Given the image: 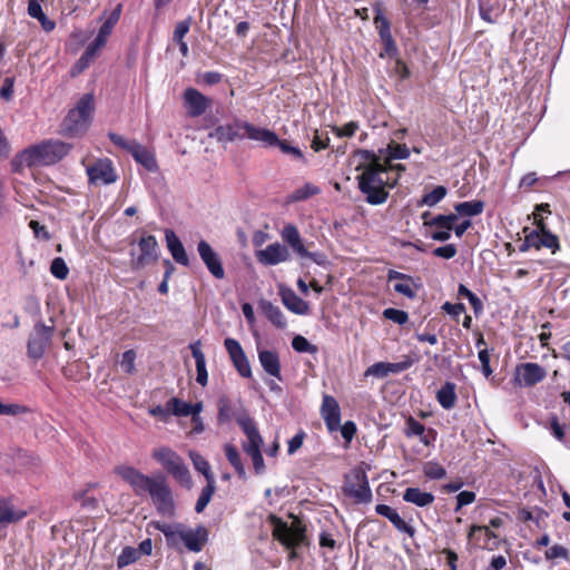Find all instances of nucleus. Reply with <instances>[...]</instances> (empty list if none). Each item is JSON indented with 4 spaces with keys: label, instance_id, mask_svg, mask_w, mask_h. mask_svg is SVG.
Segmentation results:
<instances>
[{
    "label": "nucleus",
    "instance_id": "nucleus-1",
    "mask_svg": "<svg viewBox=\"0 0 570 570\" xmlns=\"http://www.w3.org/2000/svg\"><path fill=\"white\" fill-rule=\"evenodd\" d=\"M157 529L165 535L168 546L179 549L184 544L189 551L199 552L208 540V531L204 525L195 529L181 523L158 524Z\"/></svg>",
    "mask_w": 570,
    "mask_h": 570
},
{
    "label": "nucleus",
    "instance_id": "nucleus-2",
    "mask_svg": "<svg viewBox=\"0 0 570 570\" xmlns=\"http://www.w3.org/2000/svg\"><path fill=\"white\" fill-rule=\"evenodd\" d=\"M262 128L253 124L235 118L232 122L219 125L209 131L208 137L215 139L217 142L227 144L236 139H244L245 137L258 141L259 138H267L265 132H261Z\"/></svg>",
    "mask_w": 570,
    "mask_h": 570
},
{
    "label": "nucleus",
    "instance_id": "nucleus-3",
    "mask_svg": "<svg viewBox=\"0 0 570 570\" xmlns=\"http://www.w3.org/2000/svg\"><path fill=\"white\" fill-rule=\"evenodd\" d=\"M92 109L94 96L91 94L83 95L76 107L69 110L63 119L61 125L62 135L75 137L85 132L88 128Z\"/></svg>",
    "mask_w": 570,
    "mask_h": 570
},
{
    "label": "nucleus",
    "instance_id": "nucleus-4",
    "mask_svg": "<svg viewBox=\"0 0 570 570\" xmlns=\"http://www.w3.org/2000/svg\"><path fill=\"white\" fill-rule=\"evenodd\" d=\"M385 171L380 163L366 168L358 178V186L370 204H382L387 197V193L382 187L383 179L381 173Z\"/></svg>",
    "mask_w": 570,
    "mask_h": 570
},
{
    "label": "nucleus",
    "instance_id": "nucleus-5",
    "mask_svg": "<svg viewBox=\"0 0 570 570\" xmlns=\"http://www.w3.org/2000/svg\"><path fill=\"white\" fill-rule=\"evenodd\" d=\"M72 148L71 144L58 139H47L31 146L37 166L55 165L62 160Z\"/></svg>",
    "mask_w": 570,
    "mask_h": 570
},
{
    "label": "nucleus",
    "instance_id": "nucleus-6",
    "mask_svg": "<svg viewBox=\"0 0 570 570\" xmlns=\"http://www.w3.org/2000/svg\"><path fill=\"white\" fill-rule=\"evenodd\" d=\"M343 492L352 498L355 503H368L372 501V490L363 469H354L345 476Z\"/></svg>",
    "mask_w": 570,
    "mask_h": 570
},
{
    "label": "nucleus",
    "instance_id": "nucleus-7",
    "mask_svg": "<svg viewBox=\"0 0 570 570\" xmlns=\"http://www.w3.org/2000/svg\"><path fill=\"white\" fill-rule=\"evenodd\" d=\"M373 10L375 12L373 22L383 43V51L380 53V57L383 58L386 56L389 58H396L399 49L391 32V22L383 13V2L380 0L375 1L373 3Z\"/></svg>",
    "mask_w": 570,
    "mask_h": 570
},
{
    "label": "nucleus",
    "instance_id": "nucleus-8",
    "mask_svg": "<svg viewBox=\"0 0 570 570\" xmlns=\"http://www.w3.org/2000/svg\"><path fill=\"white\" fill-rule=\"evenodd\" d=\"M274 523L273 535L283 543L286 548L292 549L289 553L291 559L296 558L295 548L301 546L305 540L304 529L297 524L288 525L276 517H272Z\"/></svg>",
    "mask_w": 570,
    "mask_h": 570
},
{
    "label": "nucleus",
    "instance_id": "nucleus-9",
    "mask_svg": "<svg viewBox=\"0 0 570 570\" xmlns=\"http://www.w3.org/2000/svg\"><path fill=\"white\" fill-rule=\"evenodd\" d=\"M158 258V244L154 236H142L137 246L130 250V266L132 269H141Z\"/></svg>",
    "mask_w": 570,
    "mask_h": 570
},
{
    "label": "nucleus",
    "instance_id": "nucleus-10",
    "mask_svg": "<svg viewBox=\"0 0 570 570\" xmlns=\"http://www.w3.org/2000/svg\"><path fill=\"white\" fill-rule=\"evenodd\" d=\"M52 335L53 326H47L41 322L37 323L28 337V356L35 361L42 358L51 345Z\"/></svg>",
    "mask_w": 570,
    "mask_h": 570
},
{
    "label": "nucleus",
    "instance_id": "nucleus-11",
    "mask_svg": "<svg viewBox=\"0 0 570 570\" xmlns=\"http://www.w3.org/2000/svg\"><path fill=\"white\" fill-rule=\"evenodd\" d=\"M523 234L524 243L521 246V250H525L530 247H534L535 249L546 247L551 249L552 253H556L559 248V240L557 236L546 229L542 219L537 223L534 228L524 227Z\"/></svg>",
    "mask_w": 570,
    "mask_h": 570
},
{
    "label": "nucleus",
    "instance_id": "nucleus-12",
    "mask_svg": "<svg viewBox=\"0 0 570 570\" xmlns=\"http://www.w3.org/2000/svg\"><path fill=\"white\" fill-rule=\"evenodd\" d=\"M422 217L424 218L422 234L434 240L444 242L450 238L459 216H432L431 219H426L429 216Z\"/></svg>",
    "mask_w": 570,
    "mask_h": 570
},
{
    "label": "nucleus",
    "instance_id": "nucleus-13",
    "mask_svg": "<svg viewBox=\"0 0 570 570\" xmlns=\"http://www.w3.org/2000/svg\"><path fill=\"white\" fill-rule=\"evenodd\" d=\"M157 510L163 514H171L174 511V503L171 491L161 476H157L150 489L147 492Z\"/></svg>",
    "mask_w": 570,
    "mask_h": 570
},
{
    "label": "nucleus",
    "instance_id": "nucleus-14",
    "mask_svg": "<svg viewBox=\"0 0 570 570\" xmlns=\"http://www.w3.org/2000/svg\"><path fill=\"white\" fill-rule=\"evenodd\" d=\"M116 473L132 488L137 495L146 494L156 480V478L145 475L135 468L127 465L116 468Z\"/></svg>",
    "mask_w": 570,
    "mask_h": 570
},
{
    "label": "nucleus",
    "instance_id": "nucleus-15",
    "mask_svg": "<svg viewBox=\"0 0 570 570\" xmlns=\"http://www.w3.org/2000/svg\"><path fill=\"white\" fill-rule=\"evenodd\" d=\"M235 420L245 433L247 441L243 444L246 453L261 451L263 439L253 419L245 412L235 415Z\"/></svg>",
    "mask_w": 570,
    "mask_h": 570
},
{
    "label": "nucleus",
    "instance_id": "nucleus-16",
    "mask_svg": "<svg viewBox=\"0 0 570 570\" xmlns=\"http://www.w3.org/2000/svg\"><path fill=\"white\" fill-rule=\"evenodd\" d=\"M547 376V371L543 366L538 363H522L515 367L514 381L520 386L530 387L533 386Z\"/></svg>",
    "mask_w": 570,
    "mask_h": 570
},
{
    "label": "nucleus",
    "instance_id": "nucleus-17",
    "mask_svg": "<svg viewBox=\"0 0 570 570\" xmlns=\"http://www.w3.org/2000/svg\"><path fill=\"white\" fill-rule=\"evenodd\" d=\"M87 175L89 177V181L92 184L107 185L116 181L117 179L112 161L108 158L97 159L94 164L88 166Z\"/></svg>",
    "mask_w": 570,
    "mask_h": 570
},
{
    "label": "nucleus",
    "instance_id": "nucleus-18",
    "mask_svg": "<svg viewBox=\"0 0 570 570\" xmlns=\"http://www.w3.org/2000/svg\"><path fill=\"white\" fill-rule=\"evenodd\" d=\"M197 252L207 267L208 272L217 279L225 277V271L222 264L219 255L213 249V247L204 239L198 242Z\"/></svg>",
    "mask_w": 570,
    "mask_h": 570
},
{
    "label": "nucleus",
    "instance_id": "nucleus-19",
    "mask_svg": "<svg viewBox=\"0 0 570 570\" xmlns=\"http://www.w3.org/2000/svg\"><path fill=\"white\" fill-rule=\"evenodd\" d=\"M184 107L189 117L196 118L204 115L212 105V100L195 88L184 91Z\"/></svg>",
    "mask_w": 570,
    "mask_h": 570
},
{
    "label": "nucleus",
    "instance_id": "nucleus-20",
    "mask_svg": "<svg viewBox=\"0 0 570 570\" xmlns=\"http://www.w3.org/2000/svg\"><path fill=\"white\" fill-rule=\"evenodd\" d=\"M224 345L239 375L250 377V364L239 342L228 337L225 340Z\"/></svg>",
    "mask_w": 570,
    "mask_h": 570
},
{
    "label": "nucleus",
    "instance_id": "nucleus-21",
    "mask_svg": "<svg viewBox=\"0 0 570 570\" xmlns=\"http://www.w3.org/2000/svg\"><path fill=\"white\" fill-rule=\"evenodd\" d=\"M256 258L263 265H277L289 259V252L284 245L273 243L256 252Z\"/></svg>",
    "mask_w": 570,
    "mask_h": 570
},
{
    "label": "nucleus",
    "instance_id": "nucleus-22",
    "mask_svg": "<svg viewBox=\"0 0 570 570\" xmlns=\"http://www.w3.org/2000/svg\"><path fill=\"white\" fill-rule=\"evenodd\" d=\"M321 414L330 431H336L340 428L341 410L337 401L333 396H323Z\"/></svg>",
    "mask_w": 570,
    "mask_h": 570
},
{
    "label": "nucleus",
    "instance_id": "nucleus-23",
    "mask_svg": "<svg viewBox=\"0 0 570 570\" xmlns=\"http://www.w3.org/2000/svg\"><path fill=\"white\" fill-rule=\"evenodd\" d=\"M261 132H265L268 136L265 139L264 138L258 139V141L264 144V146L278 147L282 150V153H284L286 155H291L293 158L305 163L304 155L298 147L292 146L287 140H281L274 131H272L267 128H262Z\"/></svg>",
    "mask_w": 570,
    "mask_h": 570
},
{
    "label": "nucleus",
    "instance_id": "nucleus-24",
    "mask_svg": "<svg viewBox=\"0 0 570 570\" xmlns=\"http://www.w3.org/2000/svg\"><path fill=\"white\" fill-rule=\"evenodd\" d=\"M283 240L286 242L295 253H297L302 257H308L316 262L317 264H321V261L317 259L316 255L313 253H309L299 236V233L297 228L293 225L285 226L282 232Z\"/></svg>",
    "mask_w": 570,
    "mask_h": 570
},
{
    "label": "nucleus",
    "instance_id": "nucleus-25",
    "mask_svg": "<svg viewBox=\"0 0 570 570\" xmlns=\"http://www.w3.org/2000/svg\"><path fill=\"white\" fill-rule=\"evenodd\" d=\"M279 295L287 309L297 315H306L309 312L308 303L301 298L292 288L281 286Z\"/></svg>",
    "mask_w": 570,
    "mask_h": 570
},
{
    "label": "nucleus",
    "instance_id": "nucleus-26",
    "mask_svg": "<svg viewBox=\"0 0 570 570\" xmlns=\"http://www.w3.org/2000/svg\"><path fill=\"white\" fill-rule=\"evenodd\" d=\"M258 361L263 370L271 376L282 380L281 361L275 351L257 348Z\"/></svg>",
    "mask_w": 570,
    "mask_h": 570
},
{
    "label": "nucleus",
    "instance_id": "nucleus-27",
    "mask_svg": "<svg viewBox=\"0 0 570 570\" xmlns=\"http://www.w3.org/2000/svg\"><path fill=\"white\" fill-rule=\"evenodd\" d=\"M375 511L386 518L400 532L407 533L411 537L414 534V529L400 517L395 509L386 504H377Z\"/></svg>",
    "mask_w": 570,
    "mask_h": 570
},
{
    "label": "nucleus",
    "instance_id": "nucleus-28",
    "mask_svg": "<svg viewBox=\"0 0 570 570\" xmlns=\"http://www.w3.org/2000/svg\"><path fill=\"white\" fill-rule=\"evenodd\" d=\"M469 539H475L478 546L483 549H494L497 547V535L487 525H472L469 532Z\"/></svg>",
    "mask_w": 570,
    "mask_h": 570
},
{
    "label": "nucleus",
    "instance_id": "nucleus-29",
    "mask_svg": "<svg viewBox=\"0 0 570 570\" xmlns=\"http://www.w3.org/2000/svg\"><path fill=\"white\" fill-rule=\"evenodd\" d=\"M165 236H166L167 248H168L169 253L171 254L173 258L178 264L187 266L189 264V258L187 256V253H186L185 247L181 244L180 239L170 229L166 230Z\"/></svg>",
    "mask_w": 570,
    "mask_h": 570
},
{
    "label": "nucleus",
    "instance_id": "nucleus-30",
    "mask_svg": "<svg viewBox=\"0 0 570 570\" xmlns=\"http://www.w3.org/2000/svg\"><path fill=\"white\" fill-rule=\"evenodd\" d=\"M189 348L191 351V355L195 358L196 363V382L200 384L202 386H205L208 382V373L206 370V358L205 354L202 351V343L200 341H196L189 345Z\"/></svg>",
    "mask_w": 570,
    "mask_h": 570
},
{
    "label": "nucleus",
    "instance_id": "nucleus-31",
    "mask_svg": "<svg viewBox=\"0 0 570 570\" xmlns=\"http://www.w3.org/2000/svg\"><path fill=\"white\" fill-rule=\"evenodd\" d=\"M434 495L430 492L422 491L420 488H407L403 492L405 502L415 504L416 507H429L434 502Z\"/></svg>",
    "mask_w": 570,
    "mask_h": 570
},
{
    "label": "nucleus",
    "instance_id": "nucleus-32",
    "mask_svg": "<svg viewBox=\"0 0 570 570\" xmlns=\"http://www.w3.org/2000/svg\"><path fill=\"white\" fill-rule=\"evenodd\" d=\"M130 154L132 155L134 159L138 164L142 165L148 171H156L158 169L155 155L139 142L134 146Z\"/></svg>",
    "mask_w": 570,
    "mask_h": 570
},
{
    "label": "nucleus",
    "instance_id": "nucleus-33",
    "mask_svg": "<svg viewBox=\"0 0 570 570\" xmlns=\"http://www.w3.org/2000/svg\"><path fill=\"white\" fill-rule=\"evenodd\" d=\"M26 517V512L16 509L8 500H0V529L9 523L17 522Z\"/></svg>",
    "mask_w": 570,
    "mask_h": 570
},
{
    "label": "nucleus",
    "instance_id": "nucleus-34",
    "mask_svg": "<svg viewBox=\"0 0 570 570\" xmlns=\"http://www.w3.org/2000/svg\"><path fill=\"white\" fill-rule=\"evenodd\" d=\"M10 166L13 173H21L24 166L37 167L31 146L17 154L12 158Z\"/></svg>",
    "mask_w": 570,
    "mask_h": 570
},
{
    "label": "nucleus",
    "instance_id": "nucleus-35",
    "mask_svg": "<svg viewBox=\"0 0 570 570\" xmlns=\"http://www.w3.org/2000/svg\"><path fill=\"white\" fill-rule=\"evenodd\" d=\"M111 31H112V28H110V23L104 22L99 28L97 37L86 48V57L87 56H96L97 51L99 49H101L107 43L108 37L110 36Z\"/></svg>",
    "mask_w": 570,
    "mask_h": 570
},
{
    "label": "nucleus",
    "instance_id": "nucleus-36",
    "mask_svg": "<svg viewBox=\"0 0 570 570\" xmlns=\"http://www.w3.org/2000/svg\"><path fill=\"white\" fill-rule=\"evenodd\" d=\"M151 455L167 472L180 460V456L175 451L166 446L154 450Z\"/></svg>",
    "mask_w": 570,
    "mask_h": 570
},
{
    "label": "nucleus",
    "instance_id": "nucleus-37",
    "mask_svg": "<svg viewBox=\"0 0 570 570\" xmlns=\"http://www.w3.org/2000/svg\"><path fill=\"white\" fill-rule=\"evenodd\" d=\"M436 399L440 405L450 410L455 405L456 394H455V384L451 382H446L436 393Z\"/></svg>",
    "mask_w": 570,
    "mask_h": 570
},
{
    "label": "nucleus",
    "instance_id": "nucleus-38",
    "mask_svg": "<svg viewBox=\"0 0 570 570\" xmlns=\"http://www.w3.org/2000/svg\"><path fill=\"white\" fill-rule=\"evenodd\" d=\"M189 458L193 462L195 470L200 472L208 483H215L214 475L210 470L208 461L195 451L189 452Z\"/></svg>",
    "mask_w": 570,
    "mask_h": 570
},
{
    "label": "nucleus",
    "instance_id": "nucleus-39",
    "mask_svg": "<svg viewBox=\"0 0 570 570\" xmlns=\"http://www.w3.org/2000/svg\"><path fill=\"white\" fill-rule=\"evenodd\" d=\"M446 188L442 185L434 187L431 191L424 194L419 200V205L433 207L446 196Z\"/></svg>",
    "mask_w": 570,
    "mask_h": 570
},
{
    "label": "nucleus",
    "instance_id": "nucleus-40",
    "mask_svg": "<svg viewBox=\"0 0 570 570\" xmlns=\"http://www.w3.org/2000/svg\"><path fill=\"white\" fill-rule=\"evenodd\" d=\"M320 193L318 187L306 183L303 187L295 189L292 194L287 196V203L301 202L309 198L313 195Z\"/></svg>",
    "mask_w": 570,
    "mask_h": 570
},
{
    "label": "nucleus",
    "instance_id": "nucleus-41",
    "mask_svg": "<svg viewBox=\"0 0 570 570\" xmlns=\"http://www.w3.org/2000/svg\"><path fill=\"white\" fill-rule=\"evenodd\" d=\"M224 450H225V454H226V458L227 460L229 461V463L233 465V468L235 469L236 473L240 476V478H245V468L242 463V460H240V455L237 451V449L232 445V444H226L224 446Z\"/></svg>",
    "mask_w": 570,
    "mask_h": 570
},
{
    "label": "nucleus",
    "instance_id": "nucleus-42",
    "mask_svg": "<svg viewBox=\"0 0 570 570\" xmlns=\"http://www.w3.org/2000/svg\"><path fill=\"white\" fill-rule=\"evenodd\" d=\"M168 473H170L178 482L184 485L189 487L191 483L189 470L181 458L176 464L173 465Z\"/></svg>",
    "mask_w": 570,
    "mask_h": 570
},
{
    "label": "nucleus",
    "instance_id": "nucleus-43",
    "mask_svg": "<svg viewBox=\"0 0 570 570\" xmlns=\"http://www.w3.org/2000/svg\"><path fill=\"white\" fill-rule=\"evenodd\" d=\"M456 214H481L484 209V202L473 199L469 202H461L454 205Z\"/></svg>",
    "mask_w": 570,
    "mask_h": 570
},
{
    "label": "nucleus",
    "instance_id": "nucleus-44",
    "mask_svg": "<svg viewBox=\"0 0 570 570\" xmlns=\"http://www.w3.org/2000/svg\"><path fill=\"white\" fill-rule=\"evenodd\" d=\"M267 318L278 328H285L287 325L286 317L278 306L268 303L265 308Z\"/></svg>",
    "mask_w": 570,
    "mask_h": 570
},
{
    "label": "nucleus",
    "instance_id": "nucleus-45",
    "mask_svg": "<svg viewBox=\"0 0 570 570\" xmlns=\"http://www.w3.org/2000/svg\"><path fill=\"white\" fill-rule=\"evenodd\" d=\"M140 558L139 551L132 547H126L122 549L120 554L117 558V567L125 568L134 562H136Z\"/></svg>",
    "mask_w": 570,
    "mask_h": 570
},
{
    "label": "nucleus",
    "instance_id": "nucleus-46",
    "mask_svg": "<svg viewBox=\"0 0 570 570\" xmlns=\"http://www.w3.org/2000/svg\"><path fill=\"white\" fill-rule=\"evenodd\" d=\"M215 492V483H208L205 488H203L202 493L196 502L195 511L200 513L205 510L207 504L209 503L213 494Z\"/></svg>",
    "mask_w": 570,
    "mask_h": 570
},
{
    "label": "nucleus",
    "instance_id": "nucleus-47",
    "mask_svg": "<svg viewBox=\"0 0 570 570\" xmlns=\"http://www.w3.org/2000/svg\"><path fill=\"white\" fill-rule=\"evenodd\" d=\"M414 363H415V361L411 356H407V355L403 356L402 361L396 362V363L385 362L387 375L402 373V372L409 370Z\"/></svg>",
    "mask_w": 570,
    "mask_h": 570
},
{
    "label": "nucleus",
    "instance_id": "nucleus-48",
    "mask_svg": "<svg viewBox=\"0 0 570 570\" xmlns=\"http://www.w3.org/2000/svg\"><path fill=\"white\" fill-rule=\"evenodd\" d=\"M190 405L191 404L184 402L177 397H171L168 401V406L171 410V414L175 416H189Z\"/></svg>",
    "mask_w": 570,
    "mask_h": 570
},
{
    "label": "nucleus",
    "instance_id": "nucleus-49",
    "mask_svg": "<svg viewBox=\"0 0 570 570\" xmlns=\"http://www.w3.org/2000/svg\"><path fill=\"white\" fill-rule=\"evenodd\" d=\"M293 348L298 353H311L317 352V347L311 344L304 336L296 335L292 341Z\"/></svg>",
    "mask_w": 570,
    "mask_h": 570
},
{
    "label": "nucleus",
    "instance_id": "nucleus-50",
    "mask_svg": "<svg viewBox=\"0 0 570 570\" xmlns=\"http://www.w3.org/2000/svg\"><path fill=\"white\" fill-rule=\"evenodd\" d=\"M193 22V18L188 16L186 19L177 22L174 32H173V40L175 42H180L184 40L185 36L188 33L190 26Z\"/></svg>",
    "mask_w": 570,
    "mask_h": 570
},
{
    "label": "nucleus",
    "instance_id": "nucleus-51",
    "mask_svg": "<svg viewBox=\"0 0 570 570\" xmlns=\"http://www.w3.org/2000/svg\"><path fill=\"white\" fill-rule=\"evenodd\" d=\"M389 158L391 159H407L410 149L405 144L392 142L387 146Z\"/></svg>",
    "mask_w": 570,
    "mask_h": 570
},
{
    "label": "nucleus",
    "instance_id": "nucleus-52",
    "mask_svg": "<svg viewBox=\"0 0 570 570\" xmlns=\"http://www.w3.org/2000/svg\"><path fill=\"white\" fill-rule=\"evenodd\" d=\"M51 274L58 279H66L69 273V268L66 265V262L61 257H56L51 262L50 266Z\"/></svg>",
    "mask_w": 570,
    "mask_h": 570
},
{
    "label": "nucleus",
    "instance_id": "nucleus-53",
    "mask_svg": "<svg viewBox=\"0 0 570 570\" xmlns=\"http://www.w3.org/2000/svg\"><path fill=\"white\" fill-rule=\"evenodd\" d=\"M424 475L431 480H440L445 476V470L435 462H428L423 468Z\"/></svg>",
    "mask_w": 570,
    "mask_h": 570
},
{
    "label": "nucleus",
    "instance_id": "nucleus-54",
    "mask_svg": "<svg viewBox=\"0 0 570 570\" xmlns=\"http://www.w3.org/2000/svg\"><path fill=\"white\" fill-rule=\"evenodd\" d=\"M28 412L24 405L17 403H2L0 402V415L17 416Z\"/></svg>",
    "mask_w": 570,
    "mask_h": 570
},
{
    "label": "nucleus",
    "instance_id": "nucleus-55",
    "mask_svg": "<svg viewBox=\"0 0 570 570\" xmlns=\"http://www.w3.org/2000/svg\"><path fill=\"white\" fill-rule=\"evenodd\" d=\"M383 316L386 320H390L400 325H403L409 321V315L406 312L396 309V308H392V307L384 309Z\"/></svg>",
    "mask_w": 570,
    "mask_h": 570
},
{
    "label": "nucleus",
    "instance_id": "nucleus-56",
    "mask_svg": "<svg viewBox=\"0 0 570 570\" xmlns=\"http://www.w3.org/2000/svg\"><path fill=\"white\" fill-rule=\"evenodd\" d=\"M413 279L410 276H406L403 281L394 284V291L399 294H402L409 298H413L415 296V292L412 288Z\"/></svg>",
    "mask_w": 570,
    "mask_h": 570
},
{
    "label": "nucleus",
    "instance_id": "nucleus-57",
    "mask_svg": "<svg viewBox=\"0 0 570 570\" xmlns=\"http://www.w3.org/2000/svg\"><path fill=\"white\" fill-rule=\"evenodd\" d=\"M544 557L547 560H553L558 558L570 560V552L567 548L560 544H554L546 551Z\"/></svg>",
    "mask_w": 570,
    "mask_h": 570
},
{
    "label": "nucleus",
    "instance_id": "nucleus-58",
    "mask_svg": "<svg viewBox=\"0 0 570 570\" xmlns=\"http://www.w3.org/2000/svg\"><path fill=\"white\" fill-rule=\"evenodd\" d=\"M135 361H136V353L132 350H128L124 352L120 366L124 370V372L131 374L135 372Z\"/></svg>",
    "mask_w": 570,
    "mask_h": 570
},
{
    "label": "nucleus",
    "instance_id": "nucleus-59",
    "mask_svg": "<svg viewBox=\"0 0 570 570\" xmlns=\"http://www.w3.org/2000/svg\"><path fill=\"white\" fill-rule=\"evenodd\" d=\"M14 77H6L0 88V97L6 101H10L14 92Z\"/></svg>",
    "mask_w": 570,
    "mask_h": 570
},
{
    "label": "nucleus",
    "instance_id": "nucleus-60",
    "mask_svg": "<svg viewBox=\"0 0 570 570\" xmlns=\"http://www.w3.org/2000/svg\"><path fill=\"white\" fill-rule=\"evenodd\" d=\"M108 137L116 146L129 153H131L134 146L137 144V141H128L125 137L115 132H109Z\"/></svg>",
    "mask_w": 570,
    "mask_h": 570
},
{
    "label": "nucleus",
    "instance_id": "nucleus-61",
    "mask_svg": "<svg viewBox=\"0 0 570 570\" xmlns=\"http://www.w3.org/2000/svg\"><path fill=\"white\" fill-rule=\"evenodd\" d=\"M364 375L365 376H374V377H379V379L387 376L385 362L374 363L373 365H371L370 367L366 368V371L364 372Z\"/></svg>",
    "mask_w": 570,
    "mask_h": 570
},
{
    "label": "nucleus",
    "instance_id": "nucleus-62",
    "mask_svg": "<svg viewBox=\"0 0 570 570\" xmlns=\"http://www.w3.org/2000/svg\"><path fill=\"white\" fill-rule=\"evenodd\" d=\"M424 425L421 424L419 421H416L413 417L407 419L405 429V434L407 436L422 435L424 433Z\"/></svg>",
    "mask_w": 570,
    "mask_h": 570
},
{
    "label": "nucleus",
    "instance_id": "nucleus-63",
    "mask_svg": "<svg viewBox=\"0 0 570 570\" xmlns=\"http://www.w3.org/2000/svg\"><path fill=\"white\" fill-rule=\"evenodd\" d=\"M29 226L30 228L33 230V234L36 236V238L40 239V240H49L51 238L49 232L47 230L46 226L45 225H41L39 222L37 220H31L29 223Z\"/></svg>",
    "mask_w": 570,
    "mask_h": 570
},
{
    "label": "nucleus",
    "instance_id": "nucleus-64",
    "mask_svg": "<svg viewBox=\"0 0 570 570\" xmlns=\"http://www.w3.org/2000/svg\"><path fill=\"white\" fill-rule=\"evenodd\" d=\"M358 129V124L356 121H350L343 127H333V131L338 137H352L355 131Z\"/></svg>",
    "mask_w": 570,
    "mask_h": 570
}]
</instances>
